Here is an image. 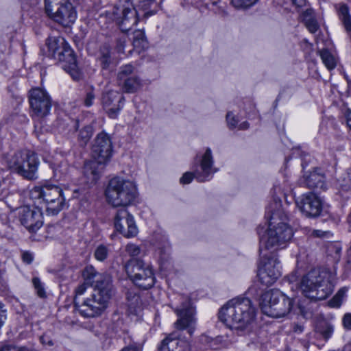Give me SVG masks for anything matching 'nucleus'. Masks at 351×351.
<instances>
[{"mask_svg":"<svg viewBox=\"0 0 351 351\" xmlns=\"http://www.w3.org/2000/svg\"><path fill=\"white\" fill-rule=\"evenodd\" d=\"M226 8V3L222 1L221 0H213L211 2L212 10H213L216 14L221 16H224L228 14Z\"/></svg>","mask_w":351,"mask_h":351,"instance_id":"35","label":"nucleus"},{"mask_svg":"<svg viewBox=\"0 0 351 351\" xmlns=\"http://www.w3.org/2000/svg\"><path fill=\"white\" fill-rule=\"evenodd\" d=\"M29 196L32 199H43L46 204V211L51 215H57L66 204L62 189L56 184L36 186L29 191Z\"/></svg>","mask_w":351,"mask_h":351,"instance_id":"6","label":"nucleus"},{"mask_svg":"<svg viewBox=\"0 0 351 351\" xmlns=\"http://www.w3.org/2000/svg\"><path fill=\"white\" fill-rule=\"evenodd\" d=\"M32 283L34 287V289L36 291L37 295L40 298L46 297V293L44 289V286L41 282L40 280L38 277H34L32 278Z\"/></svg>","mask_w":351,"mask_h":351,"instance_id":"39","label":"nucleus"},{"mask_svg":"<svg viewBox=\"0 0 351 351\" xmlns=\"http://www.w3.org/2000/svg\"><path fill=\"white\" fill-rule=\"evenodd\" d=\"M125 45V39H119L117 41V49L118 52L119 53H123L124 52V47Z\"/></svg>","mask_w":351,"mask_h":351,"instance_id":"53","label":"nucleus"},{"mask_svg":"<svg viewBox=\"0 0 351 351\" xmlns=\"http://www.w3.org/2000/svg\"><path fill=\"white\" fill-rule=\"evenodd\" d=\"M45 10L47 16L55 22H74L76 19V12L69 0H45Z\"/></svg>","mask_w":351,"mask_h":351,"instance_id":"12","label":"nucleus"},{"mask_svg":"<svg viewBox=\"0 0 351 351\" xmlns=\"http://www.w3.org/2000/svg\"><path fill=\"white\" fill-rule=\"evenodd\" d=\"M87 285V284H85V282H84L83 284H81L77 286L75 291V296L74 298V300L76 298V300H77V296L82 295L86 292Z\"/></svg>","mask_w":351,"mask_h":351,"instance_id":"49","label":"nucleus"},{"mask_svg":"<svg viewBox=\"0 0 351 351\" xmlns=\"http://www.w3.org/2000/svg\"><path fill=\"white\" fill-rule=\"evenodd\" d=\"M124 97L114 90L104 93L101 103L108 117L116 119L123 105Z\"/></svg>","mask_w":351,"mask_h":351,"instance_id":"21","label":"nucleus"},{"mask_svg":"<svg viewBox=\"0 0 351 351\" xmlns=\"http://www.w3.org/2000/svg\"><path fill=\"white\" fill-rule=\"evenodd\" d=\"M29 101L33 112L38 117H45L51 107L49 95L41 88H33L29 92Z\"/></svg>","mask_w":351,"mask_h":351,"instance_id":"18","label":"nucleus"},{"mask_svg":"<svg viewBox=\"0 0 351 351\" xmlns=\"http://www.w3.org/2000/svg\"><path fill=\"white\" fill-rule=\"evenodd\" d=\"M125 271L134 284L143 289L152 287L155 277L152 266L140 258H131L125 265Z\"/></svg>","mask_w":351,"mask_h":351,"instance_id":"9","label":"nucleus"},{"mask_svg":"<svg viewBox=\"0 0 351 351\" xmlns=\"http://www.w3.org/2000/svg\"><path fill=\"white\" fill-rule=\"evenodd\" d=\"M112 143L110 136L104 132L99 133L92 146V155L95 161L85 165V170L91 169L93 175L97 174L96 166L106 163L112 156Z\"/></svg>","mask_w":351,"mask_h":351,"instance_id":"11","label":"nucleus"},{"mask_svg":"<svg viewBox=\"0 0 351 351\" xmlns=\"http://www.w3.org/2000/svg\"><path fill=\"white\" fill-rule=\"evenodd\" d=\"M68 172V165L66 162H62L53 169L54 176L58 179H60L62 176L66 174Z\"/></svg>","mask_w":351,"mask_h":351,"instance_id":"41","label":"nucleus"},{"mask_svg":"<svg viewBox=\"0 0 351 351\" xmlns=\"http://www.w3.org/2000/svg\"><path fill=\"white\" fill-rule=\"evenodd\" d=\"M295 332H302L304 330V327L301 325H295L293 328Z\"/></svg>","mask_w":351,"mask_h":351,"instance_id":"64","label":"nucleus"},{"mask_svg":"<svg viewBox=\"0 0 351 351\" xmlns=\"http://www.w3.org/2000/svg\"><path fill=\"white\" fill-rule=\"evenodd\" d=\"M137 189L134 182L120 177L112 178L105 190L108 203L114 207H126L137 197Z\"/></svg>","mask_w":351,"mask_h":351,"instance_id":"4","label":"nucleus"},{"mask_svg":"<svg viewBox=\"0 0 351 351\" xmlns=\"http://www.w3.org/2000/svg\"><path fill=\"white\" fill-rule=\"evenodd\" d=\"M8 221V217L5 214H0V229L5 226Z\"/></svg>","mask_w":351,"mask_h":351,"instance_id":"57","label":"nucleus"},{"mask_svg":"<svg viewBox=\"0 0 351 351\" xmlns=\"http://www.w3.org/2000/svg\"><path fill=\"white\" fill-rule=\"evenodd\" d=\"M123 88L126 93H134L140 87V80L135 75L122 81Z\"/></svg>","mask_w":351,"mask_h":351,"instance_id":"30","label":"nucleus"},{"mask_svg":"<svg viewBox=\"0 0 351 351\" xmlns=\"http://www.w3.org/2000/svg\"><path fill=\"white\" fill-rule=\"evenodd\" d=\"M125 295L128 312L130 314L137 315L142 308V301L138 293L134 289H129L127 291Z\"/></svg>","mask_w":351,"mask_h":351,"instance_id":"25","label":"nucleus"},{"mask_svg":"<svg viewBox=\"0 0 351 351\" xmlns=\"http://www.w3.org/2000/svg\"><path fill=\"white\" fill-rule=\"evenodd\" d=\"M256 310L248 298L237 297L229 300L219 312V319L230 328L244 330L255 319Z\"/></svg>","mask_w":351,"mask_h":351,"instance_id":"1","label":"nucleus"},{"mask_svg":"<svg viewBox=\"0 0 351 351\" xmlns=\"http://www.w3.org/2000/svg\"><path fill=\"white\" fill-rule=\"evenodd\" d=\"M258 0H230L231 4L238 9H247L254 5Z\"/></svg>","mask_w":351,"mask_h":351,"instance_id":"36","label":"nucleus"},{"mask_svg":"<svg viewBox=\"0 0 351 351\" xmlns=\"http://www.w3.org/2000/svg\"><path fill=\"white\" fill-rule=\"evenodd\" d=\"M0 351H29L25 346L18 347L12 344H5L0 348Z\"/></svg>","mask_w":351,"mask_h":351,"instance_id":"43","label":"nucleus"},{"mask_svg":"<svg viewBox=\"0 0 351 351\" xmlns=\"http://www.w3.org/2000/svg\"><path fill=\"white\" fill-rule=\"evenodd\" d=\"M107 17L109 20L115 22H123L124 21H138L137 14L135 9L129 3L114 6L112 11L107 12Z\"/></svg>","mask_w":351,"mask_h":351,"instance_id":"22","label":"nucleus"},{"mask_svg":"<svg viewBox=\"0 0 351 351\" xmlns=\"http://www.w3.org/2000/svg\"><path fill=\"white\" fill-rule=\"evenodd\" d=\"M343 325L346 329L351 330V313H346L343 316Z\"/></svg>","mask_w":351,"mask_h":351,"instance_id":"50","label":"nucleus"},{"mask_svg":"<svg viewBox=\"0 0 351 351\" xmlns=\"http://www.w3.org/2000/svg\"><path fill=\"white\" fill-rule=\"evenodd\" d=\"M329 249L334 250L337 255L340 254L341 250V248L339 245L334 244L330 245Z\"/></svg>","mask_w":351,"mask_h":351,"instance_id":"58","label":"nucleus"},{"mask_svg":"<svg viewBox=\"0 0 351 351\" xmlns=\"http://www.w3.org/2000/svg\"><path fill=\"white\" fill-rule=\"evenodd\" d=\"M21 258L25 263L31 264L34 260V254L28 251L23 252Z\"/></svg>","mask_w":351,"mask_h":351,"instance_id":"48","label":"nucleus"},{"mask_svg":"<svg viewBox=\"0 0 351 351\" xmlns=\"http://www.w3.org/2000/svg\"><path fill=\"white\" fill-rule=\"evenodd\" d=\"M220 337H217L215 339H213L208 336H203L202 340L207 343L211 349L217 350L219 348L217 343L220 341Z\"/></svg>","mask_w":351,"mask_h":351,"instance_id":"42","label":"nucleus"},{"mask_svg":"<svg viewBox=\"0 0 351 351\" xmlns=\"http://www.w3.org/2000/svg\"><path fill=\"white\" fill-rule=\"evenodd\" d=\"M269 213H271V215L269 216V218L271 217V215L273 213H276L278 214V216L276 217V220L280 218V220H283L284 218H286V216L285 215H282L281 213V212L280 210H274V211H271V210H269Z\"/></svg>","mask_w":351,"mask_h":351,"instance_id":"59","label":"nucleus"},{"mask_svg":"<svg viewBox=\"0 0 351 351\" xmlns=\"http://www.w3.org/2000/svg\"><path fill=\"white\" fill-rule=\"evenodd\" d=\"M108 248L104 245H99L95 250L94 252V256L95 258L99 261H105L108 256Z\"/></svg>","mask_w":351,"mask_h":351,"instance_id":"37","label":"nucleus"},{"mask_svg":"<svg viewBox=\"0 0 351 351\" xmlns=\"http://www.w3.org/2000/svg\"><path fill=\"white\" fill-rule=\"evenodd\" d=\"M344 114L347 125L351 130V110L350 109H347Z\"/></svg>","mask_w":351,"mask_h":351,"instance_id":"55","label":"nucleus"},{"mask_svg":"<svg viewBox=\"0 0 351 351\" xmlns=\"http://www.w3.org/2000/svg\"><path fill=\"white\" fill-rule=\"evenodd\" d=\"M114 223L116 230L125 237H134L138 233L134 217L125 208L117 210Z\"/></svg>","mask_w":351,"mask_h":351,"instance_id":"19","label":"nucleus"},{"mask_svg":"<svg viewBox=\"0 0 351 351\" xmlns=\"http://www.w3.org/2000/svg\"><path fill=\"white\" fill-rule=\"evenodd\" d=\"M134 71V67L131 64H125L120 67L119 71L117 75V80L120 84L122 81L130 77Z\"/></svg>","mask_w":351,"mask_h":351,"instance_id":"34","label":"nucleus"},{"mask_svg":"<svg viewBox=\"0 0 351 351\" xmlns=\"http://www.w3.org/2000/svg\"><path fill=\"white\" fill-rule=\"evenodd\" d=\"M259 304L264 314L278 318L290 312L293 300L280 290L271 289L261 294Z\"/></svg>","mask_w":351,"mask_h":351,"instance_id":"7","label":"nucleus"},{"mask_svg":"<svg viewBox=\"0 0 351 351\" xmlns=\"http://www.w3.org/2000/svg\"><path fill=\"white\" fill-rule=\"evenodd\" d=\"M93 134V128L91 125H88L84 126L80 130L78 140L82 146H85L90 139Z\"/></svg>","mask_w":351,"mask_h":351,"instance_id":"32","label":"nucleus"},{"mask_svg":"<svg viewBox=\"0 0 351 351\" xmlns=\"http://www.w3.org/2000/svg\"><path fill=\"white\" fill-rule=\"evenodd\" d=\"M321 59L328 70H332L337 65L336 59L334 56L327 49H322L318 51Z\"/></svg>","mask_w":351,"mask_h":351,"instance_id":"29","label":"nucleus"},{"mask_svg":"<svg viewBox=\"0 0 351 351\" xmlns=\"http://www.w3.org/2000/svg\"><path fill=\"white\" fill-rule=\"evenodd\" d=\"M298 307L300 309V313L305 319L311 317L313 312L310 308H306L301 303L298 304Z\"/></svg>","mask_w":351,"mask_h":351,"instance_id":"47","label":"nucleus"},{"mask_svg":"<svg viewBox=\"0 0 351 351\" xmlns=\"http://www.w3.org/2000/svg\"><path fill=\"white\" fill-rule=\"evenodd\" d=\"M113 292V289L94 290V293L90 297L87 298L81 304L75 298L74 306L85 317H94L100 315L107 308Z\"/></svg>","mask_w":351,"mask_h":351,"instance_id":"8","label":"nucleus"},{"mask_svg":"<svg viewBox=\"0 0 351 351\" xmlns=\"http://www.w3.org/2000/svg\"><path fill=\"white\" fill-rule=\"evenodd\" d=\"M298 9L300 19L302 22H315V14L311 8L306 5Z\"/></svg>","mask_w":351,"mask_h":351,"instance_id":"31","label":"nucleus"},{"mask_svg":"<svg viewBox=\"0 0 351 351\" xmlns=\"http://www.w3.org/2000/svg\"><path fill=\"white\" fill-rule=\"evenodd\" d=\"M311 236L317 238H329L332 234L330 231H323L321 230H313L311 234Z\"/></svg>","mask_w":351,"mask_h":351,"instance_id":"46","label":"nucleus"},{"mask_svg":"<svg viewBox=\"0 0 351 351\" xmlns=\"http://www.w3.org/2000/svg\"><path fill=\"white\" fill-rule=\"evenodd\" d=\"M97 59L103 70H110L115 64L110 49L106 45L101 47Z\"/></svg>","mask_w":351,"mask_h":351,"instance_id":"26","label":"nucleus"},{"mask_svg":"<svg viewBox=\"0 0 351 351\" xmlns=\"http://www.w3.org/2000/svg\"><path fill=\"white\" fill-rule=\"evenodd\" d=\"M12 208L19 210V220L29 232H36L43 226V213L39 208L29 206Z\"/></svg>","mask_w":351,"mask_h":351,"instance_id":"15","label":"nucleus"},{"mask_svg":"<svg viewBox=\"0 0 351 351\" xmlns=\"http://www.w3.org/2000/svg\"><path fill=\"white\" fill-rule=\"evenodd\" d=\"M295 203L299 210L308 217H316L322 210L320 199L313 193L303 195L296 200Z\"/></svg>","mask_w":351,"mask_h":351,"instance_id":"20","label":"nucleus"},{"mask_svg":"<svg viewBox=\"0 0 351 351\" xmlns=\"http://www.w3.org/2000/svg\"><path fill=\"white\" fill-rule=\"evenodd\" d=\"M95 98V95L93 88H90L86 91V97L84 99V104L86 106H91L93 104V101Z\"/></svg>","mask_w":351,"mask_h":351,"instance_id":"44","label":"nucleus"},{"mask_svg":"<svg viewBox=\"0 0 351 351\" xmlns=\"http://www.w3.org/2000/svg\"><path fill=\"white\" fill-rule=\"evenodd\" d=\"M140 3H142V6L149 5L152 3L155 0H138Z\"/></svg>","mask_w":351,"mask_h":351,"instance_id":"62","label":"nucleus"},{"mask_svg":"<svg viewBox=\"0 0 351 351\" xmlns=\"http://www.w3.org/2000/svg\"><path fill=\"white\" fill-rule=\"evenodd\" d=\"M291 2L297 8H302L306 5V0H291Z\"/></svg>","mask_w":351,"mask_h":351,"instance_id":"54","label":"nucleus"},{"mask_svg":"<svg viewBox=\"0 0 351 351\" xmlns=\"http://www.w3.org/2000/svg\"><path fill=\"white\" fill-rule=\"evenodd\" d=\"M85 284L94 288V290L113 289L111 276L106 273L98 272L92 265H88L82 271Z\"/></svg>","mask_w":351,"mask_h":351,"instance_id":"16","label":"nucleus"},{"mask_svg":"<svg viewBox=\"0 0 351 351\" xmlns=\"http://www.w3.org/2000/svg\"><path fill=\"white\" fill-rule=\"evenodd\" d=\"M304 184L309 189L317 191H325L327 189L324 175L317 171H314L305 177Z\"/></svg>","mask_w":351,"mask_h":351,"instance_id":"24","label":"nucleus"},{"mask_svg":"<svg viewBox=\"0 0 351 351\" xmlns=\"http://www.w3.org/2000/svg\"><path fill=\"white\" fill-rule=\"evenodd\" d=\"M335 9L342 22H351L349 8L346 3H340L337 4Z\"/></svg>","mask_w":351,"mask_h":351,"instance_id":"33","label":"nucleus"},{"mask_svg":"<svg viewBox=\"0 0 351 351\" xmlns=\"http://www.w3.org/2000/svg\"><path fill=\"white\" fill-rule=\"evenodd\" d=\"M228 126L230 129H234L238 123V120L232 112H229L226 115Z\"/></svg>","mask_w":351,"mask_h":351,"instance_id":"45","label":"nucleus"},{"mask_svg":"<svg viewBox=\"0 0 351 351\" xmlns=\"http://www.w3.org/2000/svg\"><path fill=\"white\" fill-rule=\"evenodd\" d=\"M347 289L346 288H342L338 291L337 294L333 297V298L330 300V304L332 307H339L341 304V300L345 296Z\"/></svg>","mask_w":351,"mask_h":351,"instance_id":"38","label":"nucleus"},{"mask_svg":"<svg viewBox=\"0 0 351 351\" xmlns=\"http://www.w3.org/2000/svg\"><path fill=\"white\" fill-rule=\"evenodd\" d=\"M9 167L17 173L28 179L36 178V172L39 164L36 155L30 151L16 152L9 160Z\"/></svg>","mask_w":351,"mask_h":351,"instance_id":"10","label":"nucleus"},{"mask_svg":"<svg viewBox=\"0 0 351 351\" xmlns=\"http://www.w3.org/2000/svg\"><path fill=\"white\" fill-rule=\"evenodd\" d=\"M262 258L258 267V276L262 284L271 285L281 275L280 262L275 256H267L261 253Z\"/></svg>","mask_w":351,"mask_h":351,"instance_id":"14","label":"nucleus"},{"mask_svg":"<svg viewBox=\"0 0 351 351\" xmlns=\"http://www.w3.org/2000/svg\"><path fill=\"white\" fill-rule=\"evenodd\" d=\"M278 214L273 213L269 228L265 234L260 237L259 251L262 253L263 249L275 251L284 248L292 238L293 233L292 228L284 221H276Z\"/></svg>","mask_w":351,"mask_h":351,"instance_id":"3","label":"nucleus"},{"mask_svg":"<svg viewBox=\"0 0 351 351\" xmlns=\"http://www.w3.org/2000/svg\"><path fill=\"white\" fill-rule=\"evenodd\" d=\"M49 56L63 62L62 68L75 81L82 78V74L78 69L73 51L60 37H51L46 41Z\"/></svg>","mask_w":351,"mask_h":351,"instance_id":"5","label":"nucleus"},{"mask_svg":"<svg viewBox=\"0 0 351 351\" xmlns=\"http://www.w3.org/2000/svg\"><path fill=\"white\" fill-rule=\"evenodd\" d=\"M157 351H191L188 341L178 339L176 332L168 335L158 347Z\"/></svg>","mask_w":351,"mask_h":351,"instance_id":"23","label":"nucleus"},{"mask_svg":"<svg viewBox=\"0 0 351 351\" xmlns=\"http://www.w3.org/2000/svg\"><path fill=\"white\" fill-rule=\"evenodd\" d=\"M344 28L351 38V23H343Z\"/></svg>","mask_w":351,"mask_h":351,"instance_id":"61","label":"nucleus"},{"mask_svg":"<svg viewBox=\"0 0 351 351\" xmlns=\"http://www.w3.org/2000/svg\"><path fill=\"white\" fill-rule=\"evenodd\" d=\"M175 312L179 317L175 322V326L178 330H186L188 334L191 337L195 331V309L190 300L184 302L180 308L176 309Z\"/></svg>","mask_w":351,"mask_h":351,"instance_id":"17","label":"nucleus"},{"mask_svg":"<svg viewBox=\"0 0 351 351\" xmlns=\"http://www.w3.org/2000/svg\"><path fill=\"white\" fill-rule=\"evenodd\" d=\"M121 351H138V350L136 346H130L123 348Z\"/></svg>","mask_w":351,"mask_h":351,"instance_id":"60","label":"nucleus"},{"mask_svg":"<svg viewBox=\"0 0 351 351\" xmlns=\"http://www.w3.org/2000/svg\"><path fill=\"white\" fill-rule=\"evenodd\" d=\"M332 274L327 270L313 269L304 275L300 282L302 294L311 300H322L333 291Z\"/></svg>","mask_w":351,"mask_h":351,"instance_id":"2","label":"nucleus"},{"mask_svg":"<svg viewBox=\"0 0 351 351\" xmlns=\"http://www.w3.org/2000/svg\"><path fill=\"white\" fill-rule=\"evenodd\" d=\"M124 23H119V29L120 30L125 34H129L132 32L133 34V44L135 47H145L147 41L145 38V35L143 29H134L132 27H123V25Z\"/></svg>","mask_w":351,"mask_h":351,"instance_id":"27","label":"nucleus"},{"mask_svg":"<svg viewBox=\"0 0 351 351\" xmlns=\"http://www.w3.org/2000/svg\"><path fill=\"white\" fill-rule=\"evenodd\" d=\"M40 341L43 345L52 346L53 345V341L51 337L46 334L40 336Z\"/></svg>","mask_w":351,"mask_h":351,"instance_id":"51","label":"nucleus"},{"mask_svg":"<svg viewBox=\"0 0 351 351\" xmlns=\"http://www.w3.org/2000/svg\"><path fill=\"white\" fill-rule=\"evenodd\" d=\"M315 331L325 340H327L332 336L334 331V326L325 319H319L315 323Z\"/></svg>","mask_w":351,"mask_h":351,"instance_id":"28","label":"nucleus"},{"mask_svg":"<svg viewBox=\"0 0 351 351\" xmlns=\"http://www.w3.org/2000/svg\"><path fill=\"white\" fill-rule=\"evenodd\" d=\"M125 252L132 257L135 258V256H138L141 254V247L134 243H129L125 247Z\"/></svg>","mask_w":351,"mask_h":351,"instance_id":"40","label":"nucleus"},{"mask_svg":"<svg viewBox=\"0 0 351 351\" xmlns=\"http://www.w3.org/2000/svg\"><path fill=\"white\" fill-rule=\"evenodd\" d=\"M306 29L313 34L317 32L319 29V23H304Z\"/></svg>","mask_w":351,"mask_h":351,"instance_id":"52","label":"nucleus"},{"mask_svg":"<svg viewBox=\"0 0 351 351\" xmlns=\"http://www.w3.org/2000/svg\"><path fill=\"white\" fill-rule=\"evenodd\" d=\"M248 128H249V123L247 121H244V122L241 123L239 126V128L240 130H245V129H247Z\"/></svg>","mask_w":351,"mask_h":351,"instance_id":"63","label":"nucleus"},{"mask_svg":"<svg viewBox=\"0 0 351 351\" xmlns=\"http://www.w3.org/2000/svg\"><path fill=\"white\" fill-rule=\"evenodd\" d=\"M298 278V276L297 275V271H293L290 275L287 276V279L289 283L296 282Z\"/></svg>","mask_w":351,"mask_h":351,"instance_id":"56","label":"nucleus"},{"mask_svg":"<svg viewBox=\"0 0 351 351\" xmlns=\"http://www.w3.org/2000/svg\"><path fill=\"white\" fill-rule=\"evenodd\" d=\"M213 158L211 149L206 148L205 153L202 156L201 171H195V173L186 172L180 179V182L182 184H186L191 182L193 178L197 181L203 182L210 180L212 176L217 169L213 167Z\"/></svg>","mask_w":351,"mask_h":351,"instance_id":"13","label":"nucleus"}]
</instances>
